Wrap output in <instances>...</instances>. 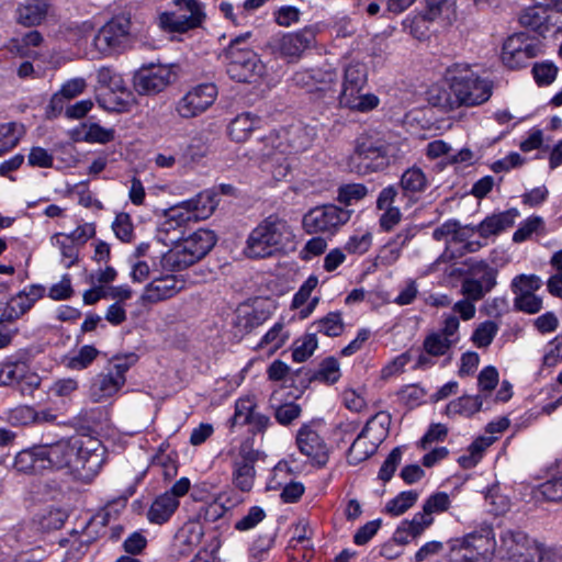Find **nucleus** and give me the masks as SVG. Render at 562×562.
<instances>
[{
	"mask_svg": "<svg viewBox=\"0 0 562 562\" xmlns=\"http://www.w3.org/2000/svg\"><path fill=\"white\" fill-rule=\"evenodd\" d=\"M314 140V131L301 123L272 131L258 139L254 149L266 183L284 180L291 171V156L306 150Z\"/></svg>",
	"mask_w": 562,
	"mask_h": 562,
	"instance_id": "nucleus-1",
	"label": "nucleus"
},
{
	"mask_svg": "<svg viewBox=\"0 0 562 562\" xmlns=\"http://www.w3.org/2000/svg\"><path fill=\"white\" fill-rule=\"evenodd\" d=\"M48 470L68 469L82 482L92 481L105 463V448L92 436L79 435L43 446Z\"/></svg>",
	"mask_w": 562,
	"mask_h": 562,
	"instance_id": "nucleus-2",
	"label": "nucleus"
},
{
	"mask_svg": "<svg viewBox=\"0 0 562 562\" xmlns=\"http://www.w3.org/2000/svg\"><path fill=\"white\" fill-rule=\"evenodd\" d=\"M294 238L288 221L270 215L251 229L244 254L250 259L269 258L292 247Z\"/></svg>",
	"mask_w": 562,
	"mask_h": 562,
	"instance_id": "nucleus-3",
	"label": "nucleus"
},
{
	"mask_svg": "<svg viewBox=\"0 0 562 562\" xmlns=\"http://www.w3.org/2000/svg\"><path fill=\"white\" fill-rule=\"evenodd\" d=\"M446 81L454 94L456 110L481 105L492 95V82L475 72L469 64L450 66L446 71Z\"/></svg>",
	"mask_w": 562,
	"mask_h": 562,
	"instance_id": "nucleus-4",
	"label": "nucleus"
},
{
	"mask_svg": "<svg viewBox=\"0 0 562 562\" xmlns=\"http://www.w3.org/2000/svg\"><path fill=\"white\" fill-rule=\"evenodd\" d=\"M216 235L211 229L199 228L175 240L172 247L159 259L164 270L180 271L204 258L215 246Z\"/></svg>",
	"mask_w": 562,
	"mask_h": 562,
	"instance_id": "nucleus-5",
	"label": "nucleus"
},
{
	"mask_svg": "<svg viewBox=\"0 0 562 562\" xmlns=\"http://www.w3.org/2000/svg\"><path fill=\"white\" fill-rule=\"evenodd\" d=\"M368 82V72L363 64L350 63L344 70L337 101L340 108L367 113L380 104L378 95L363 92Z\"/></svg>",
	"mask_w": 562,
	"mask_h": 562,
	"instance_id": "nucleus-6",
	"label": "nucleus"
},
{
	"mask_svg": "<svg viewBox=\"0 0 562 562\" xmlns=\"http://www.w3.org/2000/svg\"><path fill=\"white\" fill-rule=\"evenodd\" d=\"M492 529L482 528L448 542V562H492L496 552Z\"/></svg>",
	"mask_w": 562,
	"mask_h": 562,
	"instance_id": "nucleus-7",
	"label": "nucleus"
},
{
	"mask_svg": "<svg viewBox=\"0 0 562 562\" xmlns=\"http://www.w3.org/2000/svg\"><path fill=\"white\" fill-rule=\"evenodd\" d=\"M130 13H119L108 20L95 33L93 47L102 57H112L127 50L133 44Z\"/></svg>",
	"mask_w": 562,
	"mask_h": 562,
	"instance_id": "nucleus-8",
	"label": "nucleus"
},
{
	"mask_svg": "<svg viewBox=\"0 0 562 562\" xmlns=\"http://www.w3.org/2000/svg\"><path fill=\"white\" fill-rule=\"evenodd\" d=\"M250 36L247 32L233 38L226 49V71L228 76L238 82H251L262 76L265 66L258 55L240 45Z\"/></svg>",
	"mask_w": 562,
	"mask_h": 562,
	"instance_id": "nucleus-9",
	"label": "nucleus"
},
{
	"mask_svg": "<svg viewBox=\"0 0 562 562\" xmlns=\"http://www.w3.org/2000/svg\"><path fill=\"white\" fill-rule=\"evenodd\" d=\"M172 4L176 10L157 14L156 24L162 32L182 34L201 26L205 13L199 0H172Z\"/></svg>",
	"mask_w": 562,
	"mask_h": 562,
	"instance_id": "nucleus-10",
	"label": "nucleus"
},
{
	"mask_svg": "<svg viewBox=\"0 0 562 562\" xmlns=\"http://www.w3.org/2000/svg\"><path fill=\"white\" fill-rule=\"evenodd\" d=\"M232 467V483L241 492H249L256 479L255 464L259 459V451L249 440L231 446L226 452Z\"/></svg>",
	"mask_w": 562,
	"mask_h": 562,
	"instance_id": "nucleus-11",
	"label": "nucleus"
},
{
	"mask_svg": "<svg viewBox=\"0 0 562 562\" xmlns=\"http://www.w3.org/2000/svg\"><path fill=\"white\" fill-rule=\"evenodd\" d=\"M543 44L525 32L508 36L502 46V64L512 70L524 68L529 60L543 54Z\"/></svg>",
	"mask_w": 562,
	"mask_h": 562,
	"instance_id": "nucleus-12",
	"label": "nucleus"
},
{
	"mask_svg": "<svg viewBox=\"0 0 562 562\" xmlns=\"http://www.w3.org/2000/svg\"><path fill=\"white\" fill-rule=\"evenodd\" d=\"M324 432L325 424L316 419L301 425L295 436L299 451L318 467H324L329 459V447Z\"/></svg>",
	"mask_w": 562,
	"mask_h": 562,
	"instance_id": "nucleus-13",
	"label": "nucleus"
},
{
	"mask_svg": "<svg viewBox=\"0 0 562 562\" xmlns=\"http://www.w3.org/2000/svg\"><path fill=\"white\" fill-rule=\"evenodd\" d=\"M217 97L218 89L215 83H198L190 87L176 102L175 111L181 119H194L209 111L217 100Z\"/></svg>",
	"mask_w": 562,
	"mask_h": 562,
	"instance_id": "nucleus-14",
	"label": "nucleus"
},
{
	"mask_svg": "<svg viewBox=\"0 0 562 562\" xmlns=\"http://www.w3.org/2000/svg\"><path fill=\"white\" fill-rule=\"evenodd\" d=\"M351 213L334 204L316 206L303 216V228L308 234H334L350 220Z\"/></svg>",
	"mask_w": 562,
	"mask_h": 562,
	"instance_id": "nucleus-15",
	"label": "nucleus"
},
{
	"mask_svg": "<svg viewBox=\"0 0 562 562\" xmlns=\"http://www.w3.org/2000/svg\"><path fill=\"white\" fill-rule=\"evenodd\" d=\"M318 32L319 26L314 24L296 32L284 33L270 42L271 52L288 61L297 60L312 46Z\"/></svg>",
	"mask_w": 562,
	"mask_h": 562,
	"instance_id": "nucleus-16",
	"label": "nucleus"
},
{
	"mask_svg": "<svg viewBox=\"0 0 562 562\" xmlns=\"http://www.w3.org/2000/svg\"><path fill=\"white\" fill-rule=\"evenodd\" d=\"M130 364L126 360L115 359L104 372L98 374L90 386V397L94 403L106 401L116 395L126 382Z\"/></svg>",
	"mask_w": 562,
	"mask_h": 562,
	"instance_id": "nucleus-17",
	"label": "nucleus"
},
{
	"mask_svg": "<svg viewBox=\"0 0 562 562\" xmlns=\"http://www.w3.org/2000/svg\"><path fill=\"white\" fill-rule=\"evenodd\" d=\"M350 165L360 175L385 169L387 159L384 157L382 142H373L367 136L358 137L353 154L350 157Z\"/></svg>",
	"mask_w": 562,
	"mask_h": 562,
	"instance_id": "nucleus-18",
	"label": "nucleus"
},
{
	"mask_svg": "<svg viewBox=\"0 0 562 562\" xmlns=\"http://www.w3.org/2000/svg\"><path fill=\"white\" fill-rule=\"evenodd\" d=\"M533 5L526 8L519 15V23L541 36L548 34H562V20L547 4L533 1Z\"/></svg>",
	"mask_w": 562,
	"mask_h": 562,
	"instance_id": "nucleus-19",
	"label": "nucleus"
},
{
	"mask_svg": "<svg viewBox=\"0 0 562 562\" xmlns=\"http://www.w3.org/2000/svg\"><path fill=\"white\" fill-rule=\"evenodd\" d=\"M258 403L255 395L240 396L235 402V412L229 419L231 427L236 425L249 426L251 432H263L271 425L269 416L257 411Z\"/></svg>",
	"mask_w": 562,
	"mask_h": 562,
	"instance_id": "nucleus-20",
	"label": "nucleus"
},
{
	"mask_svg": "<svg viewBox=\"0 0 562 562\" xmlns=\"http://www.w3.org/2000/svg\"><path fill=\"white\" fill-rule=\"evenodd\" d=\"M537 541L521 531H506L501 537L498 553L505 562H530Z\"/></svg>",
	"mask_w": 562,
	"mask_h": 562,
	"instance_id": "nucleus-21",
	"label": "nucleus"
},
{
	"mask_svg": "<svg viewBox=\"0 0 562 562\" xmlns=\"http://www.w3.org/2000/svg\"><path fill=\"white\" fill-rule=\"evenodd\" d=\"M184 288L186 280L181 276L157 272L145 286L140 300L144 303H157L177 295Z\"/></svg>",
	"mask_w": 562,
	"mask_h": 562,
	"instance_id": "nucleus-22",
	"label": "nucleus"
},
{
	"mask_svg": "<svg viewBox=\"0 0 562 562\" xmlns=\"http://www.w3.org/2000/svg\"><path fill=\"white\" fill-rule=\"evenodd\" d=\"M173 74L168 66L158 65L139 69L133 78V86L139 94H156L165 90Z\"/></svg>",
	"mask_w": 562,
	"mask_h": 562,
	"instance_id": "nucleus-23",
	"label": "nucleus"
},
{
	"mask_svg": "<svg viewBox=\"0 0 562 562\" xmlns=\"http://www.w3.org/2000/svg\"><path fill=\"white\" fill-rule=\"evenodd\" d=\"M45 288L41 284L25 286L8 301L0 319L8 322L19 319L45 295Z\"/></svg>",
	"mask_w": 562,
	"mask_h": 562,
	"instance_id": "nucleus-24",
	"label": "nucleus"
},
{
	"mask_svg": "<svg viewBox=\"0 0 562 562\" xmlns=\"http://www.w3.org/2000/svg\"><path fill=\"white\" fill-rule=\"evenodd\" d=\"M190 222H193L190 213L182 203H178L164 212L157 227V239L164 245L173 244L177 238L171 234L179 232Z\"/></svg>",
	"mask_w": 562,
	"mask_h": 562,
	"instance_id": "nucleus-25",
	"label": "nucleus"
},
{
	"mask_svg": "<svg viewBox=\"0 0 562 562\" xmlns=\"http://www.w3.org/2000/svg\"><path fill=\"white\" fill-rule=\"evenodd\" d=\"M519 216L520 212L516 207H512L486 216L476 227L473 228L481 237L488 238L513 227Z\"/></svg>",
	"mask_w": 562,
	"mask_h": 562,
	"instance_id": "nucleus-26",
	"label": "nucleus"
},
{
	"mask_svg": "<svg viewBox=\"0 0 562 562\" xmlns=\"http://www.w3.org/2000/svg\"><path fill=\"white\" fill-rule=\"evenodd\" d=\"M190 213L193 222L209 218L217 206V194L212 190H204L189 200L181 202Z\"/></svg>",
	"mask_w": 562,
	"mask_h": 562,
	"instance_id": "nucleus-27",
	"label": "nucleus"
},
{
	"mask_svg": "<svg viewBox=\"0 0 562 562\" xmlns=\"http://www.w3.org/2000/svg\"><path fill=\"white\" fill-rule=\"evenodd\" d=\"M50 9L49 0H25L16 8V21L23 26L38 25L49 14Z\"/></svg>",
	"mask_w": 562,
	"mask_h": 562,
	"instance_id": "nucleus-28",
	"label": "nucleus"
},
{
	"mask_svg": "<svg viewBox=\"0 0 562 562\" xmlns=\"http://www.w3.org/2000/svg\"><path fill=\"white\" fill-rule=\"evenodd\" d=\"M43 446L20 451L14 459V469L24 474H40L48 470Z\"/></svg>",
	"mask_w": 562,
	"mask_h": 562,
	"instance_id": "nucleus-29",
	"label": "nucleus"
},
{
	"mask_svg": "<svg viewBox=\"0 0 562 562\" xmlns=\"http://www.w3.org/2000/svg\"><path fill=\"white\" fill-rule=\"evenodd\" d=\"M260 117L251 112H241L233 117L226 127L228 137L236 143L246 142L259 128Z\"/></svg>",
	"mask_w": 562,
	"mask_h": 562,
	"instance_id": "nucleus-30",
	"label": "nucleus"
},
{
	"mask_svg": "<svg viewBox=\"0 0 562 562\" xmlns=\"http://www.w3.org/2000/svg\"><path fill=\"white\" fill-rule=\"evenodd\" d=\"M435 519H426L425 516L418 512L412 519L402 520L394 532L396 542L406 544L420 537L426 529H428Z\"/></svg>",
	"mask_w": 562,
	"mask_h": 562,
	"instance_id": "nucleus-31",
	"label": "nucleus"
},
{
	"mask_svg": "<svg viewBox=\"0 0 562 562\" xmlns=\"http://www.w3.org/2000/svg\"><path fill=\"white\" fill-rule=\"evenodd\" d=\"M204 535L205 529L200 520L187 521L176 535V541L180 546V552L182 554L191 553L202 543Z\"/></svg>",
	"mask_w": 562,
	"mask_h": 562,
	"instance_id": "nucleus-32",
	"label": "nucleus"
},
{
	"mask_svg": "<svg viewBox=\"0 0 562 562\" xmlns=\"http://www.w3.org/2000/svg\"><path fill=\"white\" fill-rule=\"evenodd\" d=\"M429 186L427 175L420 167L413 166L406 169L400 178V187L411 201L417 200V194L424 192Z\"/></svg>",
	"mask_w": 562,
	"mask_h": 562,
	"instance_id": "nucleus-33",
	"label": "nucleus"
},
{
	"mask_svg": "<svg viewBox=\"0 0 562 562\" xmlns=\"http://www.w3.org/2000/svg\"><path fill=\"white\" fill-rule=\"evenodd\" d=\"M49 244L58 251L59 262L66 269L77 265L79 261L80 248L66 235V233H55L49 238Z\"/></svg>",
	"mask_w": 562,
	"mask_h": 562,
	"instance_id": "nucleus-34",
	"label": "nucleus"
},
{
	"mask_svg": "<svg viewBox=\"0 0 562 562\" xmlns=\"http://www.w3.org/2000/svg\"><path fill=\"white\" fill-rule=\"evenodd\" d=\"M180 502L173 495L160 494L151 503L147 519L151 524L162 525L167 522L179 507Z\"/></svg>",
	"mask_w": 562,
	"mask_h": 562,
	"instance_id": "nucleus-35",
	"label": "nucleus"
},
{
	"mask_svg": "<svg viewBox=\"0 0 562 562\" xmlns=\"http://www.w3.org/2000/svg\"><path fill=\"white\" fill-rule=\"evenodd\" d=\"M289 338V330L283 323L278 322L261 337L257 348L270 357L282 348Z\"/></svg>",
	"mask_w": 562,
	"mask_h": 562,
	"instance_id": "nucleus-36",
	"label": "nucleus"
},
{
	"mask_svg": "<svg viewBox=\"0 0 562 562\" xmlns=\"http://www.w3.org/2000/svg\"><path fill=\"white\" fill-rule=\"evenodd\" d=\"M474 228L462 227L457 220H448L432 232V238L437 241L461 243L470 237Z\"/></svg>",
	"mask_w": 562,
	"mask_h": 562,
	"instance_id": "nucleus-37",
	"label": "nucleus"
},
{
	"mask_svg": "<svg viewBox=\"0 0 562 562\" xmlns=\"http://www.w3.org/2000/svg\"><path fill=\"white\" fill-rule=\"evenodd\" d=\"M268 314L252 305L244 304L237 308L235 325L243 331H250L265 323Z\"/></svg>",
	"mask_w": 562,
	"mask_h": 562,
	"instance_id": "nucleus-38",
	"label": "nucleus"
},
{
	"mask_svg": "<svg viewBox=\"0 0 562 562\" xmlns=\"http://www.w3.org/2000/svg\"><path fill=\"white\" fill-rule=\"evenodd\" d=\"M379 445L373 442L362 430L353 440L349 448L347 459L352 465H356L370 458L378 449Z\"/></svg>",
	"mask_w": 562,
	"mask_h": 562,
	"instance_id": "nucleus-39",
	"label": "nucleus"
},
{
	"mask_svg": "<svg viewBox=\"0 0 562 562\" xmlns=\"http://www.w3.org/2000/svg\"><path fill=\"white\" fill-rule=\"evenodd\" d=\"M26 133L25 126L19 122L0 124V156L13 149Z\"/></svg>",
	"mask_w": 562,
	"mask_h": 562,
	"instance_id": "nucleus-40",
	"label": "nucleus"
},
{
	"mask_svg": "<svg viewBox=\"0 0 562 562\" xmlns=\"http://www.w3.org/2000/svg\"><path fill=\"white\" fill-rule=\"evenodd\" d=\"M546 234V222L539 215H531L520 222L518 228L513 234V241L520 244L530 239L533 235Z\"/></svg>",
	"mask_w": 562,
	"mask_h": 562,
	"instance_id": "nucleus-41",
	"label": "nucleus"
},
{
	"mask_svg": "<svg viewBox=\"0 0 562 562\" xmlns=\"http://www.w3.org/2000/svg\"><path fill=\"white\" fill-rule=\"evenodd\" d=\"M390 424V415L384 412H379L367 422L362 431L371 438L373 442L380 445L387 437Z\"/></svg>",
	"mask_w": 562,
	"mask_h": 562,
	"instance_id": "nucleus-42",
	"label": "nucleus"
},
{
	"mask_svg": "<svg viewBox=\"0 0 562 562\" xmlns=\"http://www.w3.org/2000/svg\"><path fill=\"white\" fill-rule=\"evenodd\" d=\"M482 405L483 402L479 395H463L447 405V413L451 416L470 417L481 411Z\"/></svg>",
	"mask_w": 562,
	"mask_h": 562,
	"instance_id": "nucleus-43",
	"label": "nucleus"
},
{
	"mask_svg": "<svg viewBox=\"0 0 562 562\" xmlns=\"http://www.w3.org/2000/svg\"><path fill=\"white\" fill-rule=\"evenodd\" d=\"M451 497L446 492H435L430 494L424 502L422 514L426 519H435V515H441L451 508Z\"/></svg>",
	"mask_w": 562,
	"mask_h": 562,
	"instance_id": "nucleus-44",
	"label": "nucleus"
},
{
	"mask_svg": "<svg viewBox=\"0 0 562 562\" xmlns=\"http://www.w3.org/2000/svg\"><path fill=\"white\" fill-rule=\"evenodd\" d=\"M496 284H488L480 278L465 277L461 281L460 292L463 297L470 299L473 302L481 301Z\"/></svg>",
	"mask_w": 562,
	"mask_h": 562,
	"instance_id": "nucleus-45",
	"label": "nucleus"
},
{
	"mask_svg": "<svg viewBox=\"0 0 562 562\" xmlns=\"http://www.w3.org/2000/svg\"><path fill=\"white\" fill-rule=\"evenodd\" d=\"M492 443L491 439L480 437L458 458V463L463 469L474 468L483 458L486 448Z\"/></svg>",
	"mask_w": 562,
	"mask_h": 562,
	"instance_id": "nucleus-46",
	"label": "nucleus"
},
{
	"mask_svg": "<svg viewBox=\"0 0 562 562\" xmlns=\"http://www.w3.org/2000/svg\"><path fill=\"white\" fill-rule=\"evenodd\" d=\"M419 497V493L414 490L398 493L395 497L385 504V513L391 516H400L412 508Z\"/></svg>",
	"mask_w": 562,
	"mask_h": 562,
	"instance_id": "nucleus-47",
	"label": "nucleus"
},
{
	"mask_svg": "<svg viewBox=\"0 0 562 562\" xmlns=\"http://www.w3.org/2000/svg\"><path fill=\"white\" fill-rule=\"evenodd\" d=\"M373 236L367 228L356 229L347 239L345 250L351 255H364L372 246Z\"/></svg>",
	"mask_w": 562,
	"mask_h": 562,
	"instance_id": "nucleus-48",
	"label": "nucleus"
},
{
	"mask_svg": "<svg viewBox=\"0 0 562 562\" xmlns=\"http://www.w3.org/2000/svg\"><path fill=\"white\" fill-rule=\"evenodd\" d=\"M454 346L445 337L439 336L436 331H431L424 338L423 350L435 356L436 358H451V351Z\"/></svg>",
	"mask_w": 562,
	"mask_h": 562,
	"instance_id": "nucleus-49",
	"label": "nucleus"
},
{
	"mask_svg": "<svg viewBox=\"0 0 562 562\" xmlns=\"http://www.w3.org/2000/svg\"><path fill=\"white\" fill-rule=\"evenodd\" d=\"M454 94L452 91H447L442 86L435 83L431 85L426 91V99L432 106L440 108L445 111H453L454 106Z\"/></svg>",
	"mask_w": 562,
	"mask_h": 562,
	"instance_id": "nucleus-50",
	"label": "nucleus"
},
{
	"mask_svg": "<svg viewBox=\"0 0 562 562\" xmlns=\"http://www.w3.org/2000/svg\"><path fill=\"white\" fill-rule=\"evenodd\" d=\"M99 350L91 345L82 346L77 353L65 359V364L70 370L81 371L88 368L98 357Z\"/></svg>",
	"mask_w": 562,
	"mask_h": 562,
	"instance_id": "nucleus-51",
	"label": "nucleus"
},
{
	"mask_svg": "<svg viewBox=\"0 0 562 562\" xmlns=\"http://www.w3.org/2000/svg\"><path fill=\"white\" fill-rule=\"evenodd\" d=\"M498 325L494 321L480 323L471 335V341L476 348H487L498 333Z\"/></svg>",
	"mask_w": 562,
	"mask_h": 562,
	"instance_id": "nucleus-52",
	"label": "nucleus"
},
{
	"mask_svg": "<svg viewBox=\"0 0 562 562\" xmlns=\"http://www.w3.org/2000/svg\"><path fill=\"white\" fill-rule=\"evenodd\" d=\"M542 286V280L539 276L521 273L516 276L510 283V290L515 296L524 294H533Z\"/></svg>",
	"mask_w": 562,
	"mask_h": 562,
	"instance_id": "nucleus-53",
	"label": "nucleus"
},
{
	"mask_svg": "<svg viewBox=\"0 0 562 562\" xmlns=\"http://www.w3.org/2000/svg\"><path fill=\"white\" fill-rule=\"evenodd\" d=\"M318 346L317 337L315 334H306L296 339L293 344L292 359L296 363L306 361L316 350Z\"/></svg>",
	"mask_w": 562,
	"mask_h": 562,
	"instance_id": "nucleus-54",
	"label": "nucleus"
},
{
	"mask_svg": "<svg viewBox=\"0 0 562 562\" xmlns=\"http://www.w3.org/2000/svg\"><path fill=\"white\" fill-rule=\"evenodd\" d=\"M227 501L228 498H225V495H218L212 502L201 506L199 517L211 522L217 521L223 518L231 508V505H226Z\"/></svg>",
	"mask_w": 562,
	"mask_h": 562,
	"instance_id": "nucleus-55",
	"label": "nucleus"
},
{
	"mask_svg": "<svg viewBox=\"0 0 562 562\" xmlns=\"http://www.w3.org/2000/svg\"><path fill=\"white\" fill-rule=\"evenodd\" d=\"M533 79L539 87L552 85L559 74L558 66L551 60L536 63L531 69Z\"/></svg>",
	"mask_w": 562,
	"mask_h": 562,
	"instance_id": "nucleus-56",
	"label": "nucleus"
},
{
	"mask_svg": "<svg viewBox=\"0 0 562 562\" xmlns=\"http://www.w3.org/2000/svg\"><path fill=\"white\" fill-rule=\"evenodd\" d=\"M67 517L68 515L66 510L59 507L50 506L43 509L42 513L38 514L37 522L41 528L45 530L59 529L64 525Z\"/></svg>",
	"mask_w": 562,
	"mask_h": 562,
	"instance_id": "nucleus-57",
	"label": "nucleus"
},
{
	"mask_svg": "<svg viewBox=\"0 0 562 562\" xmlns=\"http://www.w3.org/2000/svg\"><path fill=\"white\" fill-rule=\"evenodd\" d=\"M305 77H311L316 81L315 90L319 91L324 94L328 92H335L336 89V81L337 76L334 71H324V72H316L315 75L311 76L308 72H302L295 75V80L297 82L304 83Z\"/></svg>",
	"mask_w": 562,
	"mask_h": 562,
	"instance_id": "nucleus-58",
	"label": "nucleus"
},
{
	"mask_svg": "<svg viewBox=\"0 0 562 562\" xmlns=\"http://www.w3.org/2000/svg\"><path fill=\"white\" fill-rule=\"evenodd\" d=\"M536 497L549 502L562 501V473L540 484Z\"/></svg>",
	"mask_w": 562,
	"mask_h": 562,
	"instance_id": "nucleus-59",
	"label": "nucleus"
},
{
	"mask_svg": "<svg viewBox=\"0 0 562 562\" xmlns=\"http://www.w3.org/2000/svg\"><path fill=\"white\" fill-rule=\"evenodd\" d=\"M83 130V139L90 144H108L115 137L113 128H106L97 123L87 124Z\"/></svg>",
	"mask_w": 562,
	"mask_h": 562,
	"instance_id": "nucleus-60",
	"label": "nucleus"
},
{
	"mask_svg": "<svg viewBox=\"0 0 562 562\" xmlns=\"http://www.w3.org/2000/svg\"><path fill=\"white\" fill-rule=\"evenodd\" d=\"M340 376L341 373L339 362L331 357L324 359L321 362L317 372L315 373L316 380L327 384L336 383Z\"/></svg>",
	"mask_w": 562,
	"mask_h": 562,
	"instance_id": "nucleus-61",
	"label": "nucleus"
},
{
	"mask_svg": "<svg viewBox=\"0 0 562 562\" xmlns=\"http://www.w3.org/2000/svg\"><path fill=\"white\" fill-rule=\"evenodd\" d=\"M430 23L431 22L425 16V14L420 12L408 15L403 21V26L417 40H424L427 37Z\"/></svg>",
	"mask_w": 562,
	"mask_h": 562,
	"instance_id": "nucleus-62",
	"label": "nucleus"
},
{
	"mask_svg": "<svg viewBox=\"0 0 562 562\" xmlns=\"http://www.w3.org/2000/svg\"><path fill=\"white\" fill-rule=\"evenodd\" d=\"M560 362H562V334L555 336L546 345L542 356L543 367L553 368Z\"/></svg>",
	"mask_w": 562,
	"mask_h": 562,
	"instance_id": "nucleus-63",
	"label": "nucleus"
},
{
	"mask_svg": "<svg viewBox=\"0 0 562 562\" xmlns=\"http://www.w3.org/2000/svg\"><path fill=\"white\" fill-rule=\"evenodd\" d=\"M530 562H562V548L547 547L537 541Z\"/></svg>",
	"mask_w": 562,
	"mask_h": 562,
	"instance_id": "nucleus-64",
	"label": "nucleus"
}]
</instances>
